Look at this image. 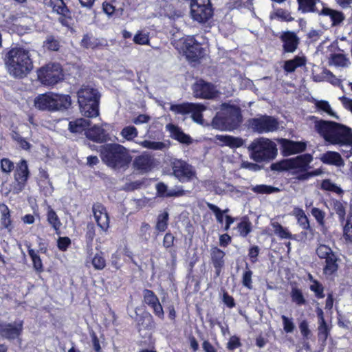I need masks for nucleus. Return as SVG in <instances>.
I'll use <instances>...</instances> for the list:
<instances>
[{
    "label": "nucleus",
    "mask_w": 352,
    "mask_h": 352,
    "mask_svg": "<svg viewBox=\"0 0 352 352\" xmlns=\"http://www.w3.org/2000/svg\"><path fill=\"white\" fill-rule=\"evenodd\" d=\"M6 65L9 74L16 78L25 76L33 68L30 51L23 47L12 48L6 55Z\"/></svg>",
    "instance_id": "1"
},
{
    "label": "nucleus",
    "mask_w": 352,
    "mask_h": 352,
    "mask_svg": "<svg viewBox=\"0 0 352 352\" xmlns=\"http://www.w3.org/2000/svg\"><path fill=\"white\" fill-rule=\"evenodd\" d=\"M316 131L325 141L331 144L347 145L352 135V129L334 122L319 121L316 122Z\"/></svg>",
    "instance_id": "2"
},
{
    "label": "nucleus",
    "mask_w": 352,
    "mask_h": 352,
    "mask_svg": "<svg viewBox=\"0 0 352 352\" xmlns=\"http://www.w3.org/2000/svg\"><path fill=\"white\" fill-rule=\"evenodd\" d=\"M102 161L114 169H125L131 162L132 157L128 150L119 144H107L101 146Z\"/></svg>",
    "instance_id": "3"
},
{
    "label": "nucleus",
    "mask_w": 352,
    "mask_h": 352,
    "mask_svg": "<svg viewBox=\"0 0 352 352\" xmlns=\"http://www.w3.org/2000/svg\"><path fill=\"white\" fill-rule=\"evenodd\" d=\"M34 104L39 110L54 112L67 109L71 106L72 100L67 94L47 92L35 97Z\"/></svg>",
    "instance_id": "4"
},
{
    "label": "nucleus",
    "mask_w": 352,
    "mask_h": 352,
    "mask_svg": "<svg viewBox=\"0 0 352 352\" xmlns=\"http://www.w3.org/2000/svg\"><path fill=\"white\" fill-rule=\"evenodd\" d=\"M240 109L228 104H223L221 110L212 119V126L221 131H230L236 128L241 122Z\"/></svg>",
    "instance_id": "5"
},
{
    "label": "nucleus",
    "mask_w": 352,
    "mask_h": 352,
    "mask_svg": "<svg viewBox=\"0 0 352 352\" xmlns=\"http://www.w3.org/2000/svg\"><path fill=\"white\" fill-rule=\"evenodd\" d=\"M78 102L81 113L88 118L99 115L100 94L97 89L91 86H82L77 93Z\"/></svg>",
    "instance_id": "6"
},
{
    "label": "nucleus",
    "mask_w": 352,
    "mask_h": 352,
    "mask_svg": "<svg viewBox=\"0 0 352 352\" xmlns=\"http://www.w3.org/2000/svg\"><path fill=\"white\" fill-rule=\"evenodd\" d=\"M248 149L251 151L250 157L257 162L272 160L277 154L276 144L265 138L254 140Z\"/></svg>",
    "instance_id": "7"
},
{
    "label": "nucleus",
    "mask_w": 352,
    "mask_h": 352,
    "mask_svg": "<svg viewBox=\"0 0 352 352\" xmlns=\"http://www.w3.org/2000/svg\"><path fill=\"white\" fill-rule=\"evenodd\" d=\"M172 44L180 54L184 55L191 62L198 60L204 54L201 45L191 36L179 38L175 36Z\"/></svg>",
    "instance_id": "8"
},
{
    "label": "nucleus",
    "mask_w": 352,
    "mask_h": 352,
    "mask_svg": "<svg viewBox=\"0 0 352 352\" xmlns=\"http://www.w3.org/2000/svg\"><path fill=\"white\" fill-rule=\"evenodd\" d=\"M312 161L313 157L311 155L303 154L272 164L271 168L277 171L294 170L296 172H302L309 168V165Z\"/></svg>",
    "instance_id": "9"
},
{
    "label": "nucleus",
    "mask_w": 352,
    "mask_h": 352,
    "mask_svg": "<svg viewBox=\"0 0 352 352\" xmlns=\"http://www.w3.org/2000/svg\"><path fill=\"white\" fill-rule=\"evenodd\" d=\"M298 3L299 10L302 12H318L320 14L329 16L333 25L340 23L344 19L343 14L341 12L324 7L320 11L317 8V4L320 3V0H298Z\"/></svg>",
    "instance_id": "10"
},
{
    "label": "nucleus",
    "mask_w": 352,
    "mask_h": 352,
    "mask_svg": "<svg viewBox=\"0 0 352 352\" xmlns=\"http://www.w3.org/2000/svg\"><path fill=\"white\" fill-rule=\"evenodd\" d=\"M63 74L61 67L58 63H50L38 71V78L46 86H52L63 79Z\"/></svg>",
    "instance_id": "11"
},
{
    "label": "nucleus",
    "mask_w": 352,
    "mask_h": 352,
    "mask_svg": "<svg viewBox=\"0 0 352 352\" xmlns=\"http://www.w3.org/2000/svg\"><path fill=\"white\" fill-rule=\"evenodd\" d=\"M170 111L177 114L186 115L191 113L192 119L196 123L204 125L202 112L206 111V107L200 104L183 103L179 104H171Z\"/></svg>",
    "instance_id": "12"
},
{
    "label": "nucleus",
    "mask_w": 352,
    "mask_h": 352,
    "mask_svg": "<svg viewBox=\"0 0 352 352\" xmlns=\"http://www.w3.org/2000/svg\"><path fill=\"white\" fill-rule=\"evenodd\" d=\"M278 122L276 118L269 116H260L248 121L249 128L257 133L273 132L278 129Z\"/></svg>",
    "instance_id": "13"
},
{
    "label": "nucleus",
    "mask_w": 352,
    "mask_h": 352,
    "mask_svg": "<svg viewBox=\"0 0 352 352\" xmlns=\"http://www.w3.org/2000/svg\"><path fill=\"white\" fill-rule=\"evenodd\" d=\"M190 15L194 21L199 23L207 21L212 15L210 0H191Z\"/></svg>",
    "instance_id": "14"
},
{
    "label": "nucleus",
    "mask_w": 352,
    "mask_h": 352,
    "mask_svg": "<svg viewBox=\"0 0 352 352\" xmlns=\"http://www.w3.org/2000/svg\"><path fill=\"white\" fill-rule=\"evenodd\" d=\"M173 175L181 182H187L193 180L196 177L195 170L192 166L180 160L173 162Z\"/></svg>",
    "instance_id": "15"
},
{
    "label": "nucleus",
    "mask_w": 352,
    "mask_h": 352,
    "mask_svg": "<svg viewBox=\"0 0 352 352\" xmlns=\"http://www.w3.org/2000/svg\"><path fill=\"white\" fill-rule=\"evenodd\" d=\"M192 89L196 98L211 99L218 95V91L213 85L201 79L197 80L192 85Z\"/></svg>",
    "instance_id": "16"
},
{
    "label": "nucleus",
    "mask_w": 352,
    "mask_h": 352,
    "mask_svg": "<svg viewBox=\"0 0 352 352\" xmlns=\"http://www.w3.org/2000/svg\"><path fill=\"white\" fill-rule=\"evenodd\" d=\"M29 177V170L27 161L21 160L17 164L14 173V182L12 190L15 193L21 192L25 186Z\"/></svg>",
    "instance_id": "17"
},
{
    "label": "nucleus",
    "mask_w": 352,
    "mask_h": 352,
    "mask_svg": "<svg viewBox=\"0 0 352 352\" xmlns=\"http://www.w3.org/2000/svg\"><path fill=\"white\" fill-rule=\"evenodd\" d=\"M23 330V322L16 321L14 323H7L0 321V335L7 339H14L19 337Z\"/></svg>",
    "instance_id": "18"
},
{
    "label": "nucleus",
    "mask_w": 352,
    "mask_h": 352,
    "mask_svg": "<svg viewBox=\"0 0 352 352\" xmlns=\"http://www.w3.org/2000/svg\"><path fill=\"white\" fill-rule=\"evenodd\" d=\"M144 302L149 306L154 314L160 319H164V312L158 298L153 292L149 289H144L143 292Z\"/></svg>",
    "instance_id": "19"
},
{
    "label": "nucleus",
    "mask_w": 352,
    "mask_h": 352,
    "mask_svg": "<svg viewBox=\"0 0 352 352\" xmlns=\"http://www.w3.org/2000/svg\"><path fill=\"white\" fill-rule=\"evenodd\" d=\"M278 142L285 156L302 153L306 149V143L303 142H294L287 139H280Z\"/></svg>",
    "instance_id": "20"
},
{
    "label": "nucleus",
    "mask_w": 352,
    "mask_h": 352,
    "mask_svg": "<svg viewBox=\"0 0 352 352\" xmlns=\"http://www.w3.org/2000/svg\"><path fill=\"white\" fill-rule=\"evenodd\" d=\"M92 211L98 226L102 231H107L109 228V218L105 208L100 204H95Z\"/></svg>",
    "instance_id": "21"
},
{
    "label": "nucleus",
    "mask_w": 352,
    "mask_h": 352,
    "mask_svg": "<svg viewBox=\"0 0 352 352\" xmlns=\"http://www.w3.org/2000/svg\"><path fill=\"white\" fill-rule=\"evenodd\" d=\"M156 190L157 195L161 197H180L186 192L181 187L168 188L164 183H158L156 185Z\"/></svg>",
    "instance_id": "22"
},
{
    "label": "nucleus",
    "mask_w": 352,
    "mask_h": 352,
    "mask_svg": "<svg viewBox=\"0 0 352 352\" xmlns=\"http://www.w3.org/2000/svg\"><path fill=\"white\" fill-rule=\"evenodd\" d=\"M215 138L221 146H227L231 148H239L244 143L242 138L228 135H217Z\"/></svg>",
    "instance_id": "23"
},
{
    "label": "nucleus",
    "mask_w": 352,
    "mask_h": 352,
    "mask_svg": "<svg viewBox=\"0 0 352 352\" xmlns=\"http://www.w3.org/2000/svg\"><path fill=\"white\" fill-rule=\"evenodd\" d=\"M103 126H107L108 124H104L102 126L94 125L88 129L85 133L86 136L89 139L97 142L105 141L107 138V133L106 130L102 127Z\"/></svg>",
    "instance_id": "24"
},
{
    "label": "nucleus",
    "mask_w": 352,
    "mask_h": 352,
    "mask_svg": "<svg viewBox=\"0 0 352 352\" xmlns=\"http://www.w3.org/2000/svg\"><path fill=\"white\" fill-rule=\"evenodd\" d=\"M281 40L283 43V49L286 52H294L298 45V38L292 32H287L282 34Z\"/></svg>",
    "instance_id": "25"
},
{
    "label": "nucleus",
    "mask_w": 352,
    "mask_h": 352,
    "mask_svg": "<svg viewBox=\"0 0 352 352\" xmlns=\"http://www.w3.org/2000/svg\"><path fill=\"white\" fill-rule=\"evenodd\" d=\"M166 128L170 132V137L175 140L187 145L192 143V138L188 135L184 133L177 126L168 124L166 125Z\"/></svg>",
    "instance_id": "26"
},
{
    "label": "nucleus",
    "mask_w": 352,
    "mask_h": 352,
    "mask_svg": "<svg viewBox=\"0 0 352 352\" xmlns=\"http://www.w3.org/2000/svg\"><path fill=\"white\" fill-rule=\"evenodd\" d=\"M213 190L217 195L228 194L230 196H238L241 191L230 184L222 182H215L213 184Z\"/></svg>",
    "instance_id": "27"
},
{
    "label": "nucleus",
    "mask_w": 352,
    "mask_h": 352,
    "mask_svg": "<svg viewBox=\"0 0 352 352\" xmlns=\"http://www.w3.org/2000/svg\"><path fill=\"white\" fill-rule=\"evenodd\" d=\"M320 160L326 164L333 165L338 167H341L344 165V162L342 158L340 153L335 151H327L322 154Z\"/></svg>",
    "instance_id": "28"
},
{
    "label": "nucleus",
    "mask_w": 352,
    "mask_h": 352,
    "mask_svg": "<svg viewBox=\"0 0 352 352\" xmlns=\"http://www.w3.org/2000/svg\"><path fill=\"white\" fill-rule=\"evenodd\" d=\"M211 259L213 266L216 269L217 274L219 275L224 265L225 252L219 248L214 247L210 250Z\"/></svg>",
    "instance_id": "29"
},
{
    "label": "nucleus",
    "mask_w": 352,
    "mask_h": 352,
    "mask_svg": "<svg viewBox=\"0 0 352 352\" xmlns=\"http://www.w3.org/2000/svg\"><path fill=\"white\" fill-rule=\"evenodd\" d=\"M290 214L296 218L298 225L302 229L309 230L310 228L308 217L302 208L294 206Z\"/></svg>",
    "instance_id": "30"
},
{
    "label": "nucleus",
    "mask_w": 352,
    "mask_h": 352,
    "mask_svg": "<svg viewBox=\"0 0 352 352\" xmlns=\"http://www.w3.org/2000/svg\"><path fill=\"white\" fill-rule=\"evenodd\" d=\"M0 210H1V219L0 222L1 226L7 230V231L10 233L13 228L14 226L12 223V221L11 219L10 212L9 208L5 204L0 205Z\"/></svg>",
    "instance_id": "31"
},
{
    "label": "nucleus",
    "mask_w": 352,
    "mask_h": 352,
    "mask_svg": "<svg viewBox=\"0 0 352 352\" xmlns=\"http://www.w3.org/2000/svg\"><path fill=\"white\" fill-rule=\"evenodd\" d=\"M152 166V159L148 155H142L135 158L133 166L141 172L148 171Z\"/></svg>",
    "instance_id": "32"
},
{
    "label": "nucleus",
    "mask_w": 352,
    "mask_h": 352,
    "mask_svg": "<svg viewBox=\"0 0 352 352\" xmlns=\"http://www.w3.org/2000/svg\"><path fill=\"white\" fill-rule=\"evenodd\" d=\"M329 64L337 67H347L351 64V62L343 54L331 53L329 55Z\"/></svg>",
    "instance_id": "33"
},
{
    "label": "nucleus",
    "mask_w": 352,
    "mask_h": 352,
    "mask_svg": "<svg viewBox=\"0 0 352 352\" xmlns=\"http://www.w3.org/2000/svg\"><path fill=\"white\" fill-rule=\"evenodd\" d=\"M26 247L28 248V254L32 260L33 268L37 273H41L43 272V265L42 263V260L38 255V252L32 248L31 244L30 243H25Z\"/></svg>",
    "instance_id": "34"
},
{
    "label": "nucleus",
    "mask_w": 352,
    "mask_h": 352,
    "mask_svg": "<svg viewBox=\"0 0 352 352\" xmlns=\"http://www.w3.org/2000/svg\"><path fill=\"white\" fill-rule=\"evenodd\" d=\"M306 59L303 56H296L294 58L285 62L284 69L288 73L293 72L296 68L305 65Z\"/></svg>",
    "instance_id": "35"
},
{
    "label": "nucleus",
    "mask_w": 352,
    "mask_h": 352,
    "mask_svg": "<svg viewBox=\"0 0 352 352\" xmlns=\"http://www.w3.org/2000/svg\"><path fill=\"white\" fill-rule=\"evenodd\" d=\"M89 125V121L84 118H78L69 123V129L72 133H81Z\"/></svg>",
    "instance_id": "36"
},
{
    "label": "nucleus",
    "mask_w": 352,
    "mask_h": 352,
    "mask_svg": "<svg viewBox=\"0 0 352 352\" xmlns=\"http://www.w3.org/2000/svg\"><path fill=\"white\" fill-rule=\"evenodd\" d=\"M337 261L338 258L335 254H331V256L326 258L324 273L327 275H332L333 273H335L338 269Z\"/></svg>",
    "instance_id": "37"
},
{
    "label": "nucleus",
    "mask_w": 352,
    "mask_h": 352,
    "mask_svg": "<svg viewBox=\"0 0 352 352\" xmlns=\"http://www.w3.org/2000/svg\"><path fill=\"white\" fill-rule=\"evenodd\" d=\"M44 3L58 14L65 15L67 12V9L63 0H44Z\"/></svg>",
    "instance_id": "38"
},
{
    "label": "nucleus",
    "mask_w": 352,
    "mask_h": 352,
    "mask_svg": "<svg viewBox=\"0 0 352 352\" xmlns=\"http://www.w3.org/2000/svg\"><path fill=\"white\" fill-rule=\"evenodd\" d=\"M47 219L56 232L58 233L62 224L56 212L50 206L47 208Z\"/></svg>",
    "instance_id": "39"
},
{
    "label": "nucleus",
    "mask_w": 352,
    "mask_h": 352,
    "mask_svg": "<svg viewBox=\"0 0 352 352\" xmlns=\"http://www.w3.org/2000/svg\"><path fill=\"white\" fill-rule=\"evenodd\" d=\"M330 205L338 215L340 220L343 221L346 214V204H344L339 200L333 199L331 201Z\"/></svg>",
    "instance_id": "40"
},
{
    "label": "nucleus",
    "mask_w": 352,
    "mask_h": 352,
    "mask_svg": "<svg viewBox=\"0 0 352 352\" xmlns=\"http://www.w3.org/2000/svg\"><path fill=\"white\" fill-rule=\"evenodd\" d=\"M271 226L274 229L275 234L280 239H292V234L289 232L287 228H284L280 223L276 221H272Z\"/></svg>",
    "instance_id": "41"
},
{
    "label": "nucleus",
    "mask_w": 352,
    "mask_h": 352,
    "mask_svg": "<svg viewBox=\"0 0 352 352\" xmlns=\"http://www.w3.org/2000/svg\"><path fill=\"white\" fill-rule=\"evenodd\" d=\"M133 42L141 45H150L149 33L138 30L133 36Z\"/></svg>",
    "instance_id": "42"
},
{
    "label": "nucleus",
    "mask_w": 352,
    "mask_h": 352,
    "mask_svg": "<svg viewBox=\"0 0 352 352\" xmlns=\"http://www.w3.org/2000/svg\"><path fill=\"white\" fill-rule=\"evenodd\" d=\"M138 135V131L137 129L133 126H128L124 127L121 132L120 135L123 139L127 141H132L134 138H135Z\"/></svg>",
    "instance_id": "43"
},
{
    "label": "nucleus",
    "mask_w": 352,
    "mask_h": 352,
    "mask_svg": "<svg viewBox=\"0 0 352 352\" xmlns=\"http://www.w3.org/2000/svg\"><path fill=\"white\" fill-rule=\"evenodd\" d=\"M168 213L167 212H163L160 214L157 217L155 228L159 232H164L168 226Z\"/></svg>",
    "instance_id": "44"
},
{
    "label": "nucleus",
    "mask_w": 352,
    "mask_h": 352,
    "mask_svg": "<svg viewBox=\"0 0 352 352\" xmlns=\"http://www.w3.org/2000/svg\"><path fill=\"white\" fill-rule=\"evenodd\" d=\"M207 206L214 214L217 222L223 224L224 214L228 212V209L222 210L216 205L210 203H207Z\"/></svg>",
    "instance_id": "45"
},
{
    "label": "nucleus",
    "mask_w": 352,
    "mask_h": 352,
    "mask_svg": "<svg viewBox=\"0 0 352 352\" xmlns=\"http://www.w3.org/2000/svg\"><path fill=\"white\" fill-rule=\"evenodd\" d=\"M138 144L143 148L151 150H163L166 148V144L161 142L144 140L138 142Z\"/></svg>",
    "instance_id": "46"
},
{
    "label": "nucleus",
    "mask_w": 352,
    "mask_h": 352,
    "mask_svg": "<svg viewBox=\"0 0 352 352\" xmlns=\"http://www.w3.org/2000/svg\"><path fill=\"white\" fill-rule=\"evenodd\" d=\"M290 295L292 302L296 303L297 305L300 306L305 304L306 300L302 295V293L301 290L297 287H293L292 289Z\"/></svg>",
    "instance_id": "47"
},
{
    "label": "nucleus",
    "mask_w": 352,
    "mask_h": 352,
    "mask_svg": "<svg viewBox=\"0 0 352 352\" xmlns=\"http://www.w3.org/2000/svg\"><path fill=\"white\" fill-rule=\"evenodd\" d=\"M343 236L346 243L352 242V215L349 216L343 229Z\"/></svg>",
    "instance_id": "48"
},
{
    "label": "nucleus",
    "mask_w": 352,
    "mask_h": 352,
    "mask_svg": "<svg viewBox=\"0 0 352 352\" xmlns=\"http://www.w3.org/2000/svg\"><path fill=\"white\" fill-rule=\"evenodd\" d=\"M321 188L324 190L333 192L338 195L342 193L343 192L339 186H338L336 184L333 183L329 179H324L322 181L321 184Z\"/></svg>",
    "instance_id": "49"
},
{
    "label": "nucleus",
    "mask_w": 352,
    "mask_h": 352,
    "mask_svg": "<svg viewBox=\"0 0 352 352\" xmlns=\"http://www.w3.org/2000/svg\"><path fill=\"white\" fill-rule=\"evenodd\" d=\"M316 254L319 258L325 259L326 258L331 256V254H334L335 253L328 245L320 243L318 244L316 249Z\"/></svg>",
    "instance_id": "50"
},
{
    "label": "nucleus",
    "mask_w": 352,
    "mask_h": 352,
    "mask_svg": "<svg viewBox=\"0 0 352 352\" xmlns=\"http://www.w3.org/2000/svg\"><path fill=\"white\" fill-rule=\"evenodd\" d=\"M317 108L320 110L323 111L327 113L329 116L338 119V116L336 114V113L331 109L329 103L325 100L318 101L316 104Z\"/></svg>",
    "instance_id": "51"
},
{
    "label": "nucleus",
    "mask_w": 352,
    "mask_h": 352,
    "mask_svg": "<svg viewBox=\"0 0 352 352\" xmlns=\"http://www.w3.org/2000/svg\"><path fill=\"white\" fill-rule=\"evenodd\" d=\"M98 44L99 42L97 38L88 34L85 35L81 41V45L87 49H94Z\"/></svg>",
    "instance_id": "52"
},
{
    "label": "nucleus",
    "mask_w": 352,
    "mask_h": 352,
    "mask_svg": "<svg viewBox=\"0 0 352 352\" xmlns=\"http://www.w3.org/2000/svg\"><path fill=\"white\" fill-rule=\"evenodd\" d=\"M91 263L94 269L97 270H101L106 266V261L102 253L96 254Z\"/></svg>",
    "instance_id": "53"
},
{
    "label": "nucleus",
    "mask_w": 352,
    "mask_h": 352,
    "mask_svg": "<svg viewBox=\"0 0 352 352\" xmlns=\"http://www.w3.org/2000/svg\"><path fill=\"white\" fill-rule=\"evenodd\" d=\"M238 231L241 236L245 237L252 230L251 223L245 219L237 225Z\"/></svg>",
    "instance_id": "54"
},
{
    "label": "nucleus",
    "mask_w": 352,
    "mask_h": 352,
    "mask_svg": "<svg viewBox=\"0 0 352 352\" xmlns=\"http://www.w3.org/2000/svg\"><path fill=\"white\" fill-rule=\"evenodd\" d=\"M252 190L257 193H266L270 194L278 191V189L267 185H256L252 188Z\"/></svg>",
    "instance_id": "55"
},
{
    "label": "nucleus",
    "mask_w": 352,
    "mask_h": 352,
    "mask_svg": "<svg viewBox=\"0 0 352 352\" xmlns=\"http://www.w3.org/2000/svg\"><path fill=\"white\" fill-rule=\"evenodd\" d=\"M12 136L13 140L17 142L21 148L24 150H28L30 148V144L20 134L14 133Z\"/></svg>",
    "instance_id": "56"
},
{
    "label": "nucleus",
    "mask_w": 352,
    "mask_h": 352,
    "mask_svg": "<svg viewBox=\"0 0 352 352\" xmlns=\"http://www.w3.org/2000/svg\"><path fill=\"white\" fill-rule=\"evenodd\" d=\"M310 289L314 292L316 296L319 298H324L323 294L324 288L322 285L317 280H314L312 285L310 286Z\"/></svg>",
    "instance_id": "57"
},
{
    "label": "nucleus",
    "mask_w": 352,
    "mask_h": 352,
    "mask_svg": "<svg viewBox=\"0 0 352 352\" xmlns=\"http://www.w3.org/2000/svg\"><path fill=\"white\" fill-rule=\"evenodd\" d=\"M274 17L285 21H292L294 18L291 16L290 13L282 9H278L274 14Z\"/></svg>",
    "instance_id": "58"
},
{
    "label": "nucleus",
    "mask_w": 352,
    "mask_h": 352,
    "mask_svg": "<svg viewBox=\"0 0 352 352\" xmlns=\"http://www.w3.org/2000/svg\"><path fill=\"white\" fill-rule=\"evenodd\" d=\"M252 272L248 269L245 270L242 276V284L244 287L252 289Z\"/></svg>",
    "instance_id": "59"
},
{
    "label": "nucleus",
    "mask_w": 352,
    "mask_h": 352,
    "mask_svg": "<svg viewBox=\"0 0 352 352\" xmlns=\"http://www.w3.org/2000/svg\"><path fill=\"white\" fill-rule=\"evenodd\" d=\"M311 214L320 226H323L324 224L325 213L320 209L318 208H312Z\"/></svg>",
    "instance_id": "60"
},
{
    "label": "nucleus",
    "mask_w": 352,
    "mask_h": 352,
    "mask_svg": "<svg viewBox=\"0 0 352 352\" xmlns=\"http://www.w3.org/2000/svg\"><path fill=\"white\" fill-rule=\"evenodd\" d=\"M283 324V329L286 333H292L294 329V324L292 318L283 315L281 316Z\"/></svg>",
    "instance_id": "61"
},
{
    "label": "nucleus",
    "mask_w": 352,
    "mask_h": 352,
    "mask_svg": "<svg viewBox=\"0 0 352 352\" xmlns=\"http://www.w3.org/2000/svg\"><path fill=\"white\" fill-rule=\"evenodd\" d=\"M329 331V329L326 322H324V323L319 322L318 337L320 339L325 340L328 337Z\"/></svg>",
    "instance_id": "62"
},
{
    "label": "nucleus",
    "mask_w": 352,
    "mask_h": 352,
    "mask_svg": "<svg viewBox=\"0 0 352 352\" xmlns=\"http://www.w3.org/2000/svg\"><path fill=\"white\" fill-rule=\"evenodd\" d=\"M1 168L3 173H10L14 168V164L9 159L3 158L1 160Z\"/></svg>",
    "instance_id": "63"
},
{
    "label": "nucleus",
    "mask_w": 352,
    "mask_h": 352,
    "mask_svg": "<svg viewBox=\"0 0 352 352\" xmlns=\"http://www.w3.org/2000/svg\"><path fill=\"white\" fill-rule=\"evenodd\" d=\"M45 47L50 50L56 51L58 50V43L53 37L50 36L45 42Z\"/></svg>",
    "instance_id": "64"
}]
</instances>
